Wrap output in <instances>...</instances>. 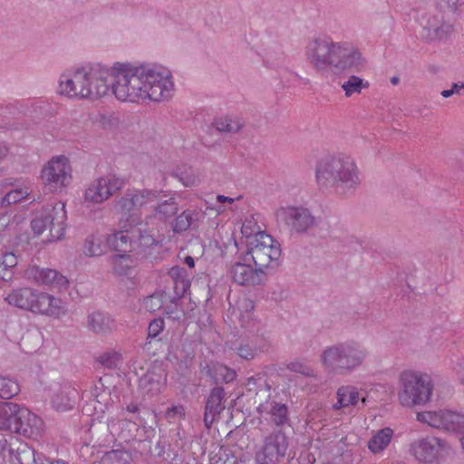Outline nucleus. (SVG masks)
Returning a JSON list of instances; mask_svg holds the SVG:
<instances>
[{
    "label": "nucleus",
    "instance_id": "59",
    "mask_svg": "<svg viewBox=\"0 0 464 464\" xmlns=\"http://www.w3.org/2000/svg\"><path fill=\"white\" fill-rule=\"evenodd\" d=\"M140 240L141 241H144V242H141V244H144V245H150L154 242V239L152 237H145L143 236L140 235Z\"/></svg>",
    "mask_w": 464,
    "mask_h": 464
},
{
    "label": "nucleus",
    "instance_id": "47",
    "mask_svg": "<svg viewBox=\"0 0 464 464\" xmlns=\"http://www.w3.org/2000/svg\"><path fill=\"white\" fill-rule=\"evenodd\" d=\"M165 323L162 318H156L152 320L148 327V337L155 338L157 337L164 329Z\"/></svg>",
    "mask_w": 464,
    "mask_h": 464
},
{
    "label": "nucleus",
    "instance_id": "36",
    "mask_svg": "<svg viewBox=\"0 0 464 464\" xmlns=\"http://www.w3.org/2000/svg\"><path fill=\"white\" fill-rule=\"evenodd\" d=\"M31 189L28 186L23 185L20 188L11 189L2 198L3 205H12L28 198Z\"/></svg>",
    "mask_w": 464,
    "mask_h": 464
},
{
    "label": "nucleus",
    "instance_id": "5",
    "mask_svg": "<svg viewBox=\"0 0 464 464\" xmlns=\"http://www.w3.org/2000/svg\"><path fill=\"white\" fill-rule=\"evenodd\" d=\"M433 382L425 372L407 369L399 375L398 400L401 406L412 408L431 400Z\"/></svg>",
    "mask_w": 464,
    "mask_h": 464
},
{
    "label": "nucleus",
    "instance_id": "29",
    "mask_svg": "<svg viewBox=\"0 0 464 464\" xmlns=\"http://www.w3.org/2000/svg\"><path fill=\"white\" fill-rule=\"evenodd\" d=\"M154 195L156 196L155 201L150 203V207L155 208L156 214L160 219H165L177 213L178 206L173 197L167 199L168 196L165 194L154 193Z\"/></svg>",
    "mask_w": 464,
    "mask_h": 464
},
{
    "label": "nucleus",
    "instance_id": "23",
    "mask_svg": "<svg viewBox=\"0 0 464 464\" xmlns=\"http://www.w3.org/2000/svg\"><path fill=\"white\" fill-rule=\"evenodd\" d=\"M336 399L337 401L334 404L335 410L355 406L359 401L362 403L366 401L364 396H361L358 389L351 385L340 387L336 392Z\"/></svg>",
    "mask_w": 464,
    "mask_h": 464
},
{
    "label": "nucleus",
    "instance_id": "38",
    "mask_svg": "<svg viewBox=\"0 0 464 464\" xmlns=\"http://www.w3.org/2000/svg\"><path fill=\"white\" fill-rule=\"evenodd\" d=\"M20 392V387L17 382L14 379L0 376V397L3 399H9Z\"/></svg>",
    "mask_w": 464,
    "mask_h": 464
},
{
    "label": "nucleus",
    "instance_id": "35",
    "mask_svg": "<svg viewBox=\"0 0 464 464\" xmlns=\"http://www.w3.org/2000/svg\"><path fill=\"white\" fill-rule=\"evenodd\" d=\"M174 176L178 178L185 187H192L198 181L196 171L187 165L178 167L174 172Z\"/></svg>",
    "mask_w": 464,
    "mask_h": 464
},
{
    "label": "nucleus",
    "instance_id": "57",
    "mask_svg": "<svg viewBox=\"0 0 464 464\" xmlns=\"http://www.w3.org/2000/svg\"><path fill=\"white\" fill-rule=\"evenodd\" d=\"M450 8L456 9L459 5V0H442Z\"/></svg>",
    "mask_w": 464,
    "mask_h": 464
},
{
    "label": "nucleus",
    "instance_id": "52",
    "mask_svg": "<svg viewBox=\"0 0 464 464\" xmlns=\"http://www.w3.org/2000/svg\"><path fill=\"white\" fill-rule=\"evenodd\" d=\"M10 155V148L5 141H0V162L6 160Z\"/></svg>",
    "mask_w": 464,
    "mask_h": 464
},
{
    "label": "nucleus",
    "instance_id": "48",
    "mask_svg": "<svg viewBox=\"0 0 464 464\" xmlns=\"http://www.w3.org/2000/svg\"><path fill=\"white\" fill-rule=\"evenodd\" d=\"M258 349L256 346L250 345L249 343L241 344L237 349L238 355L246 360L253 359Z\"/></svg>",
    "mask_w": 464,
    "mask_h": 464
},
{
    "label": "nucleus",
    "instance_id": "41",
    "mask_svg": "<svg viewBox=\"0 0 464 464\" xmlns=\"http://www.w3.org/2000/svg\"><path fill=\"white\" fill-rule=\"evenodd\" d=\"M194 215V212L190 210L183 211L175 219L173 223V230L175 232L186 231L191 226Z\"/></svg>",
    "mask_w": 464,
    "mask_h": 464
},
{
    "label": "nucleus",
    "instance_id": "34",
    "mask_svg": "<svg viewBox=\"0 0 464 464\" xmlns=\"http://www.w3.org/2000/svg\"><path fill=\"white\" fill-rule=\"evenodd\" d=\"M370 84L363 79L352 75L347 81L342 84V89L344 92L346 97H351L353 94H360L363 89L369 88Z\"/></svg>",
    "mask_w": 464,
    "mask_h": 464
},
{
    "label": "nucleus",
    "instance_id": "39",
    "mask_svg": "<svg viewBox=\"0 0 464 464\" xmlns=\"http://www.w3.org/2000/svg\"><path fill=\"white\" fill-rule=\"evenodd\" d=\"M214 126L218 131L233 132L237 131L242 124L239 120H233L230 117L224 116L218 118L214 122Z\"/></svg>",
    "mask_w": 464,
    "mask_h": 464
},
{
    "label": "nucleus",
    "instance_id": "11",
    "mask_svg": "<svg viewBox=\"0 0 464 464\" xmlns=\"http://www.w3.org/2000/svg\"><path fill=\"white\" fill-rule=\"evenodd\" d=\"M420 422L447 431H460L464 427V415L449 410L427 411L418 412Z\"/></svg>",
    "mask_w": 464,
    "mask_h": 464
},
{
    "label": "nucleus",
    "instance_id": "13",
    "mask_svg": "<svg viewBox=\"0 0 464 464\" xmlns=\"http://www.w3.org/2000/svg\"><path fill=\"white\" fill-rule=\"evenodd\" d=\"M288 448L285 435L282 432H274L267 436L263 446L256 453L257 464H278Z\"/></svg>",
    "mask_w": 464,
    "mask_h": 464
},
{
    "label": "nucleus",
    "instance_id": "10",
    "mask_svg": "<svg viewBox=\"0 0 464 464\" xmlns=\"http://www.w3.org/2000/svg\"><path fill=\"white\" fill-rule=\"evenodd\" d=\"M124 180L113 174L101 176L92 180L83 192V202L87 205H99L121 190L124 187Z\"/></svg>",
    "mask_w": 464,
    "mask_h": 464
},
{
    "label": "nucleus",
    "instance_id": "6",
    "mask_svg": "<svg viewBox=\"0 0 464 464\" xmlns=\"http://www.w3.org/2000/svg\"><path fill=\"white\" fill-rule=\"evenodd\" d=\"M67 212L63 202H57L45 208L31 221V228L35 236L46 232L44 240L53 242L62 239L66 230Z\"/></svg>",
    "mask_w": 464,
    "mask_h": 464
},
{
    "label": "nucleus",
    "instance_id": "53",
    "mask_svg": "<svg viewBox=\"0 0 464 464\" xmlns=\"http://www.w3.org/2000/svg\"><path fill=\"white\" fill-rule=\"evenodd\" d=\"M12 277V271H7V268L2 264V258L0 257V279L8 281Z\"/></svg>",
    "mask_w": 464,
    "mask_h": 464
},
{
    "label": "nucleus",
    "instance_id": "40",
    "mask_svg": "<svg viewBox=\"0 0 464 464\" xmlns=\"http://www.w3.org/2000/svg\"><path fill=\"white\" fill-rule=\"evenodd\" d=\"M241 233L246 238V245L249 241L253 240V238L257 237L259 234H266L265 231L261 230V227L257 226L253 218L245 220L241 227Z\"/></svg>",
    "mask_w": 464,
    "mask_h": 464
},
{
    "label": "nucleus",
    "instance_id": "61",
    "mask_svg": "<svg viewBox=\"0 0 464 464\" xmlns=\"http://www.w3.org/2000/svg\"><path fill=\"white\" fill-rule=\"evenodd\" d=\"M128 411L130 412H135L137 408L135 406H128Z\"/></svg>",
    "mask_w": 464,
    "mask_h": 464
},
{
    "label": "nucleus",
    "instance_id": "32",
    "mask_svg": "<svg viewBox=\"0 0 464 464\" xmlns=\"http://www.w3.org/2000/svg\"><path fill=\"white\" fill-rule=\"evenodd\" d=\"M17 404L13 402H0V430L13 431Z\"/></svg>",
    "mask_w": 464,
    "mask_h": 464
},
{
    "label": "nucleus",
    "instance_id": "44",
    "mask_svg": "<svg viewBox=\"0 0 464 464\" xmlns=\"http://www.w3.org/2000/svg\"><path fill=\"white\" fill-rule=\"evenodd\" d=\"M165 418L169 422L173 423L185 418V409L182 405H174L165 412Z\"/></svg>",
    "mask_w": 464,
    "mask_h": 464
},
{
    "label": "nucleus",
    "instance_id": "30",
    "mask_svg": "<svg viewBox=\"0 0 464 464\" xmlns=\"http://www.w3.org/2000/svg\"><path fill=\"white\" fill-rule=\"evenodd\" d=\"M88 325L94 333L105 334L113 328L114 321L102 313L94 312L88 316Z\"/></svg>",
    "mask_w": 464,
    "mask_h": 464
},
{
    "label": "nucleus",
    "instance_id": "15",
    "mask_svg": "<svg viewBox=\"0 0 464 464\" xmlns=\"http://www.w3.org/2000/svg\"><path fill=\"white\" fill-rule=\"evenodd\" d=\"M13 432L23 434L25 437L37 439L44 430V421L27 408L17 405Z\"/></svg>",
    "mask_w": 464,
    "mask_h": 464
},
{
    "label": "nucleus",
    "instance_id": "42",
    "mask_svg": "<svg viewBox=\"0 0 464 464\" xmlns=\"http://www.w3.org/2000/svg\"><path fill=\"white\" fill-rule=\"evenodd\" d=\"M271 416L276 425H284L288 420V410L286 405L276 403L271 410Z\"/></svg>",
    "mask_w": 464,
    "mask_h": 464
},
{
    "label": "nucleus",
    "instance_id": "1",
    "mask_svg": "<svg viewBox=\"0 0 464 464\" xmlns=\"http://www.w3.org/2000/svg\"><path fill=\"white\" fill-rule=\"evenodd\" d=\"M109 73L111 92L121 102H160L171 96L174 87L171 73L163 68L115 63Z\"/></svg>",
    "mask_w": 464,
    "mask_h": 464
},
{
    "label": "nucleus",
    "instance_id": "49",
    "mask_svg": "<svg viewBox=\"0 0 464 464\" xmlns=\"http://www.w3.org/2000/svg\"><path fill=\"white\" fill-rule=\"evenodd\" d=\"M288 368L295 372H299L304 375H311L313 373V370L303 362L296 361L293 362L288 365Z\"/></svg>",
    "mask_w": 464,
    "mask_h": 464
},
{
    "label": "nucleus",
    "instance_id": "37",
    "mask_svg": "<svg viewBox=\"0 0 464 464\" xmlns=\"http://www.w3.org/2000/svg\"><path fill=\"white\" fill-rule=\"evenodd\" d=\"M168 298L165 292L155 293L143 300V308L150 313L157 312L163 307Z\"/></svg>",
    "mask_w": 464,
    "mask_h": 464
},
{
    "label": "nucleus",
    "instance_id": "8",
    "mask_svg": "<svg viewBox=\"0 0 464 464\" xmlns=\"http://www.w3.org/2000/svg\"><path fill=\"white\" fill-rule=\"evenodd\" d=\"M43 184L52 192L67 188L72 179L70 160L64 155L53 156L41 170Z\"/></svg>",
    "mask_w": 464,
    "mask_h": 464
},
{
    "label": "nucleus",
    "instance_id": "31",
    "mask_svg": "<svg viewBox=\"0 0 464 464\" xmlns=\"http://www.w3.org/2000/svg\"><path fill=\"white\" fill-rule=\"evenodd\" d=\"M343 344L333 346L326 349L322 356L324 366L329 371H338L341 369L343 359Z\"/></svg>",
    "mask_w": 464,
    "mask_h": 464
},
{
    "label": "nucleus",
    "instance_id": "20",
    "mask_svg": "<svg viewBox=\"0 0 464 464\" xmlns=\"http://www.w3.org/2000/svg\"><path fill=\"white\" fill-rule=\"evenodd\" d=\"M108 237V245L119 254H130L133 249V240L141 229L136 226H130L127 228H121Z\"/></svg>",
    "mask_w": 464,
    "mask_h": 464
},
{
    "label": "nucleus",
    "instance_id": "7",
    "mask_svg": "<svg viewBox=\"0 0 464 464\" xmlns=\"http://www.w3.org/2000/svg\"><path fill=\"white\" fill-rule=\"evenodd\" d=\"M154 198V193L147 190L128 191L116 204L121 215L119 226L127 228L130 226L141 225V216L148 206L155 201Z\"/></svg>",
    "mask_w": 464,
    "mask_h": 464
},
{
    "label": "nucleus",
    "instance_id": "43",
    "mask_svg": "<svg viewBox=\"0 0 464 464\" xmlns=\"http://www.w3.org/2000/svg\"><path fill=\"white\" fill-rule=\"evenodd\" d=\"M130 455L128 452L113 450L107 453L102 461L103 464H126Z\"/></svg>",
    "mask_w": 464,
    "mask_h": 464
},
{
    "label": "nucleus",
    "instance_id": "3",
    "mask_svg": "<svg viewBox=\"0 0 464 464\" xmlns=\"http://www.w3.org/2000/svg\"><path fill=\"white\" fill-rule=\"evenodd\" d=\"M315 181L321 189L343 191L357 188L361 183L358 166L351 156L339 154L318 160Z\"/></svg>",
    "mask_w": 464,
    "mask_h": 464
},
{
    "label": "nucleus",
    "instance_id": "4",
    "mask_svg": "<svg viewBox=\"0 0 464 464\" xmlns=\"http://www.w3.org/2000/svg\"><path fill=\"white\" fill-rule=\"evenodd\" d=\"M5 301L12 305L34 314L60 318L66 314V305L62 299L32 288L14 290Z\"/></svg>",
    "mask_w": 464,
    "mask_h": 464
},
{
    "label": "nucleus",
    "instance_id": "54",
    "mask_svg": "<svg viewBox=\"0 0 464 464\" xmlns=\"http://www.w3.org/2000/svg\"><path fill=\"white\" fill-rule=\"evenodd\" d=\"M17 183H18V179H13V178H8V179H5L0 181V188H7L9 187L14 186Z\"/></svg>",
    "mask_w": 464,
    "mask_h": 464
},
{
    "label": "nucleus",
    "instance_id": "58",
    "mask_svg": "<svg viewBox=\"0 0 464 464\" xmlns=\"http://www.w3.org/2000/svg\"><path fill=\"white\" fill-rule=\"evenodd\" d=\"M184 262L190 268H193L195 266L194 258L192 256H186Z\"/></svg>",
    "mask_w": 464,
    "mask_h": 464
},
{
    "label": "nucleus",
    "instance_id": "50",
    "mask_svg": "<svg viewBox=\"0 0 464 464\" xmlns=\"http://www.w3.org/2000/svg\"><path fill=\"white\" fill-rule=\"evenodd\" d=\"M0 257L2 258V264L7 268V271H12V268L17 265V257L13 253L0 255Z\"/></svg>",
    "mask_w": 464,
    "mask_h": 464
},
{
    "label": "nucleus",
    "instance_id": "17",
    "mask_svg": "<svg viewBox=\"0 0 464 464\" xmlns=\"http://www.w3.org/2000/svg\"><path fill=\"white\" fill-rule=\"evenodd\" d=\"M25 276L39 285H45L57 291L65 289L69 283L67 278L58 271L51 268H41L37 266H29L25 271Z\"/></svg>",
    "mask_w": 464,
    "mask_h": 464
},
{
    "label": "nucleus",
    "instance_id": "22",
    "mask_svg": "<svg viewBox=\"0 0 464 464\" xmlns=\"http://www.w3.org/2000/svg\"><path fill=\"white\" fill-rule=\"evenodd\" d=\"M12 464H40V457L36 458L34 450L27 443L17 439L12 440L9 449Z\"/></svg>",
    "mask_w": 464,
    "mask_h": 464
},
{
    "label": "nucleus",
    "instance_id": "2",
    "mask_svg": "<svg viewBox=\"0 0 464 464\" xmlns=\"http://www.w3.org/2000/svg\"><path fill=\"white\" fill-rule=\"evenodd\" d=\"M305 56L316 71L329 69L337 72H361L365 60L358 49L348 43L334 42L331 38H316L306 45Z\"/></svg>",
    "mask_w": 464,
    "mask_h": 464
},
{
    "label": "nucleus",
    "instance_id": "12",
    "mask_svg": "<svg viewBox=\"0 0 464 464\" xmlns=\"http://www.w3.org/2000/svg\"><path fill=\"white\" fill-rule=\"evenodd\" d=\"M450 451L448 444L436 437H427L411 445L413 456L423 463H437L443 459Z\"/></svg>",
    "mask_w": 464,
    "mask_h": 464
},
{
    "label": "nucleus",
    "instance_id": "26",
    "mask_svg": "<svg viewBox=\"0 0 464 464\" xmlns=\"http://www.w3.org/2000/svg\"><path fill=\"white\" fill-rule=\"evenodd\" d=\"M113 272L118 276H132L135 273L137 260L130 254H117L111 257Z\"/></svg>",
    "mask_w": 464,
    "mask_h": 464
},
{
    "label": "nucleus",
    "instance_id": "27",
    "mask_svg": "<svg viewBox=\"0 0 464 464\" xmlns=\"http://www.w3.org/2000/svg\"><path fill=\"white\" fill-rule=\"evenodd\" d=\"M364 355L365 353L358 344H343L341 369L351 370L359 366Z\"/></svg>",
    "mask_w": 464,
    "mask_h": 464
},
{
    "label": "nucleus",
    "instance_id": "33",
    "mask_svg": "<svg viewBox=\"0 0 464 464\" xmlns=\"http://www.w3.org/2000/svg\"><path fill=\"white\" fill-rule=\"evenodd\" d=\"M208 374L216 382H231L237 377V372L233 369L221 363H214L208 367Z\"/></svg>",
    "mask_w": 464,
    "mask_h": 464
},
{
    "label": "nucleus",
    "instance_id": "9",
    "mask_svg": "<svg viewBox=\"0 0 464 464\" xmlns=\"http://www.w3.org/2000/svg\"><path fill=\"white\" fill-rule=\"evenodd\" d=\"M247 252L243 260H252L258 270L266 268L280 256V246L268 234H259L246 245Z\"/></svg>",
    "mask_w": 464,
    "mask_h": 464
},
{
    "label": "nucleus",
    "instance_id": "51",
    "mask_svg": "<svg viewBox=\"0 0 464 464\" xmlns=\"http://www.w3.org/2000/svg\"><path fill=\"white\" fill-rule=\"evenodd\" d=\"M462 91H464V83H453L450 89L443 90L441 92V96L444 98H449L453 94L460 95Z\"/></svg>",
    "mask_w": 464,
    "mask_h": 464
},
{
    "label": "nucleus",
    "instance_id": "25",
    "mask_svg": "<svg viewBox=\"0 0 464 464\" xmlns=\"http://www.w3.org/2000/svg\"><path fill=\"white\" fill-rule=\"evenodd\" d=\"M108 237L100 233L89 235L84 241L82 252L87 256H99L106 252Z\"/></svg>",
    "mask_w": 464,
    "mask_h": 464
},
{
    "label": "nucleus",
    "instance_id": "46",
    "mask_svg": "<svg viewBox=\"0 0 464 464\" xmlns=\"http://www.w3.org/2000/svg\"><path fill=\"white\" fill-rule=\"evenodd\" d=\"M99 361L107 368H115L121 362V354L116 352L105 353L100 357Z\"/></svg>",
    "mask_w": 464,
    "mask_h": 464
},
{
    "label": "nucleus",
    "instance_id": "60",
    "mask_svg": "<svg viewBox=\"0 0 464 464\" xmlns=\"http://www.w3.org/2000/svg\"><path fill=\"white\" fill-rule=\"evenodd\" d=\"M391 82L393 84V85H397L399 83V78L394 76L391 79Z\"/></svg>",
    "mask_w": 464,
    "mask_h": 464
},
{
    "label": "nucleus",
    "instance_id": "28",
    "mask_svg": "<svg viewBox=\"0 0 464 464\" xmlns=\"http://www.w3.org/2000/svg\"><path fill=\"white\" fill-rule=\"evenodd\" d=\"M394 431L391 428L377 430L368 441V449L373 454L382 452L392 442Z\"/></svg>",
    "mask_w": 464,
    "mask_h": 464
},
{
    "label": "nucleus",
    "instance_id": "24",
    "mask_svg": "<svg viewBox=\"0 0 464 464\" xmlns=\"http://www.w3.org/2000/svg\"><path fill=\"white\" fill-rule=\"evenodd\" d=\"M257 269H254L250 264L244 261L235 263L230 270L232 279L238 285H250L256 283Z\"/></svg>",
    "mask_w": 464,
    "mask_h": 464
},
{
    "label": "nucleus",
    "instance_id": "14",
    "mask_svg": "<svg viewBox=\"0 0 464 464\" xmlns=\"http://www.w3.org/2000/svg\"><path fill=\"white\" fill-rule=\"evenodd\" d=\"M276 217L296 232H304L315 223L314 217L304 208L281 207L276 210Z\"/></svg>",
    "mask_w": 464,
    "mask_h": 464
},
{
    "label": "nucleus",
    "instance_id": "18",
    "mask_svg": "<svg viewBox=\"0 0 464 464\" xmlns=\"http://www.w3.org/2000/svg\"><path fill=\"white\" fill-rule=\"evenodd\" d=\"M87 70L78 69L72 72H64L59 82V92L69 98L82 99L81 89L84 87Z\"/></svg>",
    "mask_w": 464,
    "mask_h": 464
},
{
    "label": "nucleus",
    "instance_id": "16",
    "mask_svg": "<svg viewBox=\"0 0 464 464\" xmlns=\"http://www.w3.org/2000/svg\"><path fill=\"white\" fill-rule=\"evenodd\" d=\"M108 77H110L109 69L87 70L85 84L80 92L82 99L97 100L107 95L110 91Z\"/></svg>",
    "mask_w": 464,
    "mask_h": 464
},
{
    "label": "nucleus",
    "instance_id": "21",
    "mask_svg": "<svg viewBox=\"0 0 464 464\" xmlns=\"http://www.w3.org/2000/svg\"><path fill=\"white\" fill-rule=\"evenodd\" d=\"M225 391L222 387L212 389L206 402L204 423L210 428L217 420L219 414L224 411Z\"/></svg>",
    "mask_w": 464,
    "mask_h": 464
},
{
    "label": "nucleus",
    "instance_id": "56",
    "mask_svg": "<svg viewBox=\"0 0 464 464\" xmlns=\"http://www.w3.org/2000/svg\"><path fill=\"white\" fill-rule=\"evenodd\" d=\"M217 201L218 203H229V204H232L235 199L233 198H230V197H226V196H223V195H218L217 197Z\"/></svg>",
    "mask_w": 464,
    "mask_h": 464
},
{
    "label": "nucleus",
    "instance_id": "19",
    "mask_svg": "<svg viewBox=\"0 0 464 464\" xmlns=\"http://www.w3.org/2000/svg\"><path fill=\"white\" fill-rule=\"evenodd\" d=\"M50 398L52 408L56 411H67L73 408L79 399V392L71 385L56 384Z\"/></svg>",
    "mask_w": 464,
    "mask_h": 464
},
{
    "label": "nucleus",
    "instance_id": "55",
    "mask_svg": "<svg viewBox=\"0 0 464 464\" xmlns=\"http://www.w3.org/2000/svg\"><path fill=\"white\" fill-rule=\"evenodd\" d=\"M456 374L458 382L464 387V364L457 369Z\"/></svg>",
    "mask_w": 464,
    "mask_h": 464
},
{
    "label": "nucleus",
    "instance_id": "45",
    "mask_svg": "<svg viewBox=\"0 0 464 464\" xmlns=\"http://www.w3.org/2000/svg\"><path fill=\"white\" fill-rule=\"evenodd\" d=\"M169 275L175 281L176 285L180 284L185 289L188 285L186 271L179 266H173L169 269Z\"/></svg>",
    "mask_w": 464,
    "mask_h": 464
}]
</instances>
